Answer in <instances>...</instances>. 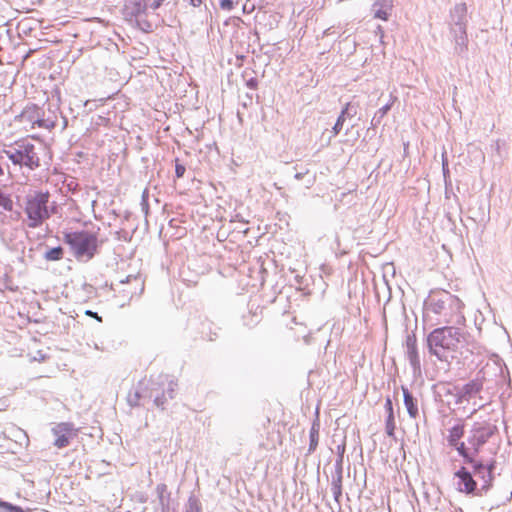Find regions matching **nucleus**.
<instances>
[{
	"mask_svg": "<svg viewBox=\"0 0 512 512\" xmlns=\"http://www.w3.org/2000/svg\"><path fill=\"white\" fill-rule=\"evenodd\" d=\"M461 336L460 330L452 327L434 329L427 338L430 353L442 360L447 351H454L458 347Z\"/></svg>",
	"mask_w": 512,
	"mask_h": 512,
	"instance_id": "f257e3e1",
	"label": "nucleus"
},
{
	"mask_svg": "<svg viewBox=\"0 0 512 512\" xmlns=\"http://www.w3.org/2000/svg\"><path fill=\"white\" fill-rule=\"evenodd\" d=\"M429 309L436 314H443L446 323H461L465 320L463 315V302L449 293L431 296Z\"/></svg>",
	"mask_w": 512,
	"mask_h": 512,
	"instance_id": "f03ea898",
	"label": "nucleus"
},
{
	"mask_svg": "<svg viewBox=\"0 0 512 512\" xmlns=\"http://www.w3.org/2000/svg\"><path fill=\"white\" fill-rule=\"evenodd\" d=\"M64 241L77 259L90 260L97 251V236L87 231L66 233Z\"/></svg>",
	"mask_w": 512,
	"mask_h": 512,
	"instance_id": "7ed1b4c3",
	"label": "nucleus"
},
{
	"mask_svg": "<svg viewBox=\"0 0 512 512\" xmlns=\"http://www.w3.org/2000/svg\"><path fill=\"white\" fill-rule=\"evenodd\" d=\"M465 434V423L463 420H458L455 425L448 429L447 442L448 445L454 448L459 456H461L465 463L471 464L475 473H479L484 469V464L481 461L475 460L470 453L469 447L466 446L462 438Z\"/></svg>",
	"mask_w": 512,
	"mask_h": 512,
	"instance_id": "20e7f679",
	"label": "nucleus"
},
{
	"mask_svg": "<svg viewBox=\"0 0 512 512\" xmlns=\"http://www.w3.org/2000/svg\"><path fill=\"white\" fill-rule=\"evenodd\" d=\"M49 192H36L27 199L25 213L28 218V226L37 228L50 217L48 209Z\"/></svg>",
	"mask_w": 512,
	"mask_h": 512,
	"instance_id": "39448f33",
	"label": "nucleus"
},
{
	"mask_svg": "<svg viewBox=\"0 0 512 512\" xmlns=\"http://www.w3.org/2000/svg\"><path fill=\"white\" fill-rule=\"evenodd\" d=\"M165 384H168L169 397H172L174 386L176 384L169 379L168 375L159 374L157 376H150L149 378L144 377L142 380H140L135 391L129 392L127 400L131 406H137L139 405L141 398L148 391H157Z\"/></svg>",
	"mask_w": 512,
	"mask_h": 512,
	"instance_id": "423d86ee",
	"label": "nucleus"
},
{
	"mask_svg": "<svg viewBox=\"0 0 512 512\" xmlns=\"http://www.w3.org/2000/svg\"><path fill=\"white\" fill-rule=\"evenodd\" d=\"M16 146L14 150L4 151L13 164L24 165L31 170L40 166L39 151L32 143L24 140L17 142Z\"/></svg>",
	"mask_w": 512,
	"mask_h": 512,
	"instance_id": "0eeeda50",
	"label": "nucleus"
},
{
	"mask_svg": "<svg viewBox=\"0 0 512 512\" xmlns=\"http://www.w3.org/2000/svg\"><path fill=\"white\" fill-rule=\"evenodd\" d=\"M52 433L55 436L54 445L61 449L70 444V441L78 434V429L72 423H58L53 429Z\"/></svg>",
	"mask_w": 512,
	"mask_h": 512,
	"instance_id": "6e6552de",
	"label": "nucleus"
},
{
	"mask_svg": "<svg viewBox=\"0 0 512 512\" xmlns=\"http://www.w3.org/2000/svg\"><path fill=\"white\" fill-rule=\"evenodd\" d=\"M491 435L492 432L487 427H484L482 425L475 426L471 430L468 442L470 444V453L472 454L474 459L475 456L480 452L481 447L488 441Z\"/></svg>",
	"mask_w": 512,
	"mask_h": 512,
	"instance_id": "1a4fd4ad",
	"label": "nucleus"
},
{
	"mask_svg": "<svg viewBox=\"0 0 512 512\" xmlns=\"http://www.w3.org/2000/svg\"><path fill=\"white\" fill-rule=\"evenodd\" d=\"M454 478L457 479L456 489L465 494H474L477 489V483L472 474L466 467H460L455 473Z\"/></svg>",
	"mask_w": 512,
	"mask_h": 512,
	"instance_id": "9d476101",
	"label": "nucleus"
},
{
	"mask_svg": "<svg viewBox=\"0 0 512 512\" xmlns=\"http://www.w3.org/2000/svg\"><path fill=\"white\" fill-rule=\"evenodd\" d=\"M384 407L387 412V419H386V423H385L386 434L389 437H394L395 430H396V422H395L393 403H392V400L390 397L386 398Z\"/></svg>",
	"mask_w": 512,
	"mask_h": 512,
	"instance_id": "9b49d317",
	"label": "nucleus"
},
{
	"mask_svg": "<svg viewBox=\"0 0 512 512\" xmlns=\"http://www.w3.org/2000/svg\"><path fill=\"white\" fill-rule=\"evenodd\" d=\"M375 14L374 17L383 21H387L389 19L390 13L392 11V1H377L374 3Z\"/></svg>",
	"mask_w": 512,
	"mask_h": 512,
	"instance_id": "f8f14e48",
	"label": "nucleus"
},
{
	"mask_svg": "<svg viewBox=\"0 0 512 512\" xmlns=\"http://www.w3.org/2000/svg\"><path fill=\"white\" fill-rule=\"evenodd\" d=\"M403 392V398H404V405L407 409V412L409 416L413 419H416L419 415V410L417 406V402L412 396V394L409 392V390L405 387H402Z\"/></svg>",
	"mask_w": 512,
	"mask_h": 512,
	"instance_id": "ddd939ff",
	"label": "nucleus"
},
{
	"mask_svg": "<svg viewBox=\"0 0 512 512\" xmlns=\"http://www.w3.org/2000/svg\"><path fill=\"white\" fill-rule=\"evenodd\" d=\"M482 389V383L478 380H472L465 384L461 390L462 396H470L478 393Z\"/></svg>",
	"mask_w": 512,
	"mask_h": 512,
	"instance_id": "4468645a",
	"label": "nucleus"
},
{
	"mask_svg": "<svg viewBox=\"0 0 512 512\" xmlns=\"http://www.w3.org/2000/svg\"><path fill=\"white\" fill-rule=\"evenodd\" d=\"M319 441V424L314 423L310 430V446L309 450L314 451Z\"/></svg>",
	"mask_w": 512,
	"mask_h": 512,
	"instance_id": "2eb2a0df",
	"label": "nucleus"
},
{
	"mask_svg": "<svg viewBox=\"0 0 512 512\" xmlns=\"http://www.w3.org/2000/svg\"><path fill=\"white\" fill-rule=\"evenodd\" d=\"M44 257L47 261L61 260L63 257V249L60 246L52 248L45 253Z\"/></svg>",
	"mask_w": 512,
	"mask_h": 512,
	"instance_id": "dca6fc26",
	"label": "nucleus"
},
{
	"mask_svg": "<svg viewBox=\"0 0 512 512\" xmlns=\"http://www.w3.org/2000/svg\"><path fill=\"white\" fill-rule=\"evenodd\" d=\"M408 354L411 362H416L418 359L417 346H416V338L409 337L407 340Z\"/></svg>",
	"mask_w": 512,
	"mask_h": 512,
	"instance_id": "f3484780",
	"label": "nucleus"
},
{
	"mask_svg": "<svg viewBox=\"0 0 512 512\" xmlns=\"http://www.w3.org/2000/svg\"><path fill=\"white\" fill-rule=\"evenodd\" d=\"M348 106H349V104H346L345 108L342 110L341 114L337 118V121H336V123H335V125L333 127L334 135L339 134L341 129H342V127H343V124L345 122V114L348 111Z\"/></svg>",
	"mask_w": 512,
	"mask_h": 512,
	"instance_id": "a211bd4d",
	"label": "nucleus"
},
{
	"mask_svg": "<svg viewBox=\"0 0 512 512\" xmlns=\"http://www.w3.org/2000/svg\"><path fill=\"white\" fill-rule=\"evenodd\" d=\"M0 508L5 509L8 512H26L23 508L20 506L13 505L9 502L1 501L0 500Z\"/></svg>",
	"mask_w": 512,
	"mask_h": 512,
	"instance_id": "6ab92c4d",
	"label": "nucleus"
},
{
	"mask_svg": "<svg viewBox=\"0 0 512 512\" xmlns=\"http://www.w3.org/2000/svg\"><path fill=\"white\" fill-rule=\"evenodd\" d=\"M163 1L164 0H154L151 3L148 4V2H150V0H146L145 3H144V7L143 8L145 10L149 6L153 10H156V9H158L161 6Z\"/></svg>",
	"mask_w": 512,
	"mask_h": 512,
	"instance_id": "aec40b11",
	"label": "nucleus"
},
{
	"mask_svg": "<svg viewBox=\"0 0 512 512\" xmlns=\"http://www.w3.org/2000/svg\"><path fill=\"white\" fill-rule=\"evenodd\" d=\"M220 7L223 10L230 11L234 8V2L232 0H221Z\"/></svg>",
	"mask_w": 512,
	"mask_h": 512,
	"instance_id": "412c9836",
	"label": "nucleus"
},
{
	"mask_svg": "<svg viewBox=\"0 0 512 512\" xmlns=\"http://www.w3.org/2000/svg\"><path fill=\"white\" fill-rule=\"evenodd\" d=\"M341 484L340 479L337 482H334L333 484V494L335 499H338L341 496Z\"/></svg>",
	"mask_w": 512,
	"mask_h": 512,
	"instance_id": "4be33fe9",
	"label": "nucleus"
},
{
	"mask_svg": "<svg viewBox=\"0 0 512 512\" xmlns=\"http://www.w3.org/2000/svg\"><path fill=\"white\" fill-rule=\"evenodd\" d=\"M186 171V168L184 165L177 163L175 166V174L178 178H181L184 176Z\"/></svg>",
	"mask_w": 512,
	"mask_h": 512,
	"instance_id": "5701e85b",
	"label": "nucleus"
},
{
	"mask_svg": "<svg viewBox=\"0 0 512 512\" xmlns=\"http://www.w3.org/2000/svg\"><path fill=\"white\" fill-rule=\"evenodd\" d=\"M389 108H390V107H389L388 105H387V106H385V107H383V108L381 109V110H382V112H383V114H385V113L389 110Z\"/></svg>",
	"mask_w": 512,
	"mask_h": 512,
	"instance_id": "b1692460",
	"label": "nucleus"
},
{
	"mask_svg": "<svg viewBox=\"0 0 512 512\" xmlns=\"http://www.w3.org/2000/svg\"><path fill=\"white\" fill-rule=\"evenodd\" d=\"M86 314L98 318L97 314L96 313H92L91 311H87Z\"/></svg>",
	"mask_w": 512,
	"mask_h": 512,
	"instance_id": "393cba45",
	"label": "nucleus"
},
{
	"mask_svg": "<svg viewBox=\"0 0 512 512\" xmlns=\"http://www.w3.org/2000/svg\"><path fill=\"white\" fill-rule=\"evenodd\" d=\"M155 403H156L157 405H160V404H163V401H162V402H160V399H159V398H156V399H155Z\"/></svg>",
	"mask_w": 512,
	"mask_h": 512,
	"instance_id": "a878e982",
	"label": "nucleus"
},
{
	"mask_svg": "<svg viewBox=\"0 0 512 512\" xmlns=\"http://www.w3.org/2000/svg\"><path fill=\"white\" fill-rule=\"evenodd\" d=\"M191 3H192L194 6H196V5H197V4L195 3V1H194V0H191Z\"/></svg>",
	"mask_w": 512,
	"mask_h": 512,
	"instance_id": "bb28decb",
	"label": "nucleus"
}]
</instances>
